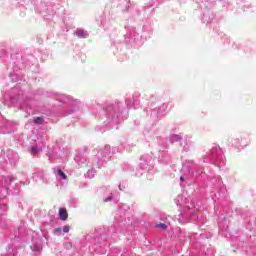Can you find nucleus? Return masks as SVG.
I'll return each instance as SVG.
<instances>
[{
	"mask_svg": "<svg viewBox=\"0 0 256 256\" xmlns=\"http://www.w3.org/2000/svg\"><path fill=\"white\" fill-rule=\"evenodd\" d=\"M70 229H71V228H70L69 226H67V225L63 227V231H64L65 233H67Z\"/></svg>",
	"mask_w": 256,
	"mask_h": 256,
	"instance_id": "obj_6",
	"label": "nucleus"
},
{
	"mask_svg": "<svg viewBox=\"0 0 256 256\" xmlns=\"http://www.w3.org/2000/svg\"><path fill=\"white\" fill-rule=\"evenodd\" d=\"M34 123H36V125H43V123H45V119H43V117H37L34 119Z\"/></svg>",
	"mask_w": 256,
	"mask_h": 256,
	"instance_id": "obj_2",
	"label": "nucleus"
},
{
	"mask_svg": "<svg viewBox=\"0 0 256 256\" xmlns=\"http://www.w3.org/2000/svg\"><path fill=\"white\" fill-rule=\"evenodd\" d=\"M157 227H159L160 229H167V225L166 224H158Z\"/></svg>",
	"mask_w": 256,
	"mask_h": 256,
	"instance_id": "obj_5",
	"label": "nucleus"
},
{
	"mask_svg": "<svg viewBox=\"0 0 256 256\" xmlns=\"http://www.w3.org/2000/svg\"><path fill=\"white\" fill-rule=\"evenodd\" d=\"M180 181H185V178H183V176L180 177Z\"/></svg>",
	"mask_w": 256,
	"mask_h": 256,
	"instance_id": "obj_8",
	"label": "nucleus"
},
{
	"mask_svg": "<svg viewBox=\"0 0 256 256\" xmlns=\"http://www.w3.org/2000/svg\"><path fill=\"white\" fill-rule=\"evenodd\" d=\"M31 153H32V155H37L39 153V150L37 149V147H32Z\"/></svg>",
	"mask_w": 256,
	"mask_h": 256,
	"instance_id": "obj_4",
	"label": "nucleus"
},
{
	"mask_svg": "<svg viewBox=\"0 0 256 256\" xmlns=\"http://www.w3.org/2000/svg\"><path fill=\"white\" fill-rule=\"evenodd\" d=\"M59 217H60L61 221H67V219L69 217V213H67V209L60 208L59 209Z\"/></svg>",
	"mask_w": 256,
	"mask_h": 256,
	"instance_id": "obj_1",
	"label": "nucleus"
},
{
	"mask_svg": "<svg viewBox=\"0 0 256 256\" xmlns=\"http://www.w3.org/2000/svg\"><path fill=\"white\" fill-rule=\"evenodd\" d=\"M62 229L61 228H56L54 229V233H61Z\"/></svg>",
	"mask_w": 256,
	"mask_h": 256,
	"instance_id": "obj_7",
	"label": "nucleus"
},
{
	"mask_svg": "<svg viewBox=\"0 0 256 256\" xmlns=\"http://www.w3.org/2000/svg\"><path fill=\"white\" fill-rule=\"evenodd\" d=\"M58 175H60V177H62L63 179L67 180V174H65V172H63V170L59 169Z\"/></svg>",
	"mask_w": 256,
	"mask_h": 256,
	"instance_id": "obj_3",
	"label": "nucleus"
},
{
	"mask_svg": "<svg viewBox=\"0 0 256 256\" xmlns=\"http://www.w3.org/2000/svg\"><path fill=\"white\" fill-rule=\"evenodd\" d=\"M79 35H81L83 33V31H78Z\"/></svg>",
	"mask_w": 256,
	"mask_h": 256,
	"instance_id": "obj_9",
	"label": "nucleus"
}]
</instances>
